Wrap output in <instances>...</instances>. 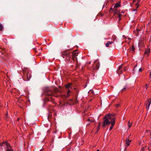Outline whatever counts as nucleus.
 Masks as SVG:
<instances>
[{
    "mask_svg": "<svg viewBox=\"0 0 151 151\" xmlns=\"http://www.w3.org/2000/svg\"><path fill=\"white\" fill-rule=\"evenodd\" d=\"M0 51L4 53H5L6 51L5 49L4 48H1L0 49Z\"/></svg>",
    "mask_w": 151,
    "mask_h": 151,
    "instance_id": "a211bd4d",
    "label": "nucleus"
},
{
    "mask_svg": "<svg viewBox=\"0 0 151 151\" xmlns=\"http://www.w3.org/2000/svg\"><path fill=\"white\" fill-rule=\"evenodd\" d=\"M50 101L53 104L55 103V101L54 99H53V98H51L50 99Z\"/></svg>",
    "mask_w": 151,
    "mask_h": 151,
    "instance_id": "412c9836",
    "label": "nucleus"
},
{
    "mask_svg": "<svg viewBox=\"0 0 151 151\" xmlns=\"http://www.w3.org/2000/svg\"><path fill=\"white\" fill-rule=\"evenodd\" d=\"M148 84H147L145 86V87H146V89H147V88H148Z\"/></svg>",
    "mask_w": 151,
    "mask_h": 151,
    "instance_id": "2f4dec72",
    "label": "nucleus"
},
{
    "mask_svg": "<svg viewBox=\"0 0 151 151\" xmlns=\"http://www.w3.org/2000/svg\"><path fill=\"white\" fill-rule=\"evenodd\" d=\"M113 122H115V117L114 115L108 114L104 117L102 127H105L106 125L112 124Z\"/></svg>",
    "mask_w": 151,
    "mask_h": 151,
    "instance_id": "f03ea898",
    "label": "nucleus"
},
{
    "mask_svg": "<svg viewBox=\"0 0 151 151\" xmlns=\"http://www.w3.org/2000/svg\"><path fill=\"white\" fill-rule=\"evenodd\" d=\"M128 88L127 87H124L122 90V92L124 91H125L126 90L128 89Z\"/></svg>",
    "mask_w": 151,
    "mask_h": 151,
    "instance_id": "aec40b11",
    "label": "nucleus"
},
{
    "mask_svg": "<svg viewBox=\"0 0 151 151\" xmlns=\"http://www.w3.org/2000/svg\"><path fill=\"white\" fill-rule=\"evenodd\" d=\"M3 143L5 144L7 147L8 149L6 151H13L12 149H10L11 147L10 145L8 142H3Z\"/></svg>",
    "mask_w": 151,
    "mask_h": 151,
    "instance_id": "6e6552de",
    "label": "nucleus"
},
{
    "mask_svg": "<svg viewBox=\"0 0 151 151\" xmlns=\"http://www.w3.org/2000/svg\"><path fill=\"white\" fill-rule=\"evenodd\" d=\"M3 52H2L1 51H0V56H1V57L2 58H4V55L3 54Z\"/></svg>",
    "mask_w": 151,
    "mask_h": 151,
    "instance_id": "6ab92c4d",
    "label": "nucleus"
},
{
    "mask_svg": "<svg viewBox=\"0 0 151 151\" xmlns=\"http://www.w3.org/2000/svg\"><path fill=\"white\" fill-rule=\"evenodd\" d=\"M135 49V48L134 47V46L133 45H132V48L131 49L130 48H129V49H128V50H129V51L130 52H131L132 53H133L134 52V51Z\"/></svg>",
    "mask_w": 151,
    "mask_h": 151,
    "instance_id": "f8f14e48",
    "label": "nucleus"
},
{
    "mask_svg": "<svg viewBox=\"0 0 151 151\" xmlns=\"http://www.w3.org/2000/svg\"><path fill=\"white\" fill-rule=\"evenodd\" d=\"M113 43V42L112 41H108L107 43L106 44V47H108L109 46V44H112Z\"/></svg>",
    "mask_w": 151,
    "mask_h": 151,
    "instance_id": "4468645a",
    "label": "nucleus"
},
{
    "mask_svg": "<svg viewBox=\"0 0 151 151\" xmlns=\"http://www.w3.org/2000/svg\"><path fill=\"white\" fill-rule=\"evenodd\" d=\"M127 69V68H126V67H124V68H123V70L124 71H125Z\"/></svg>",
    "mask_w": 151,
    "mask_h": 151,
    "instance_id": "c85d7f7f",
    "label": "nucleus"
},
{
    "mask_svg": "<svg viewBox=\"0 0 151 151\" xmlns=\"http://www.w3.org/2000/svg\"><path fill=\"white\" fill-rule=\"evenodd\" d=\"M123 64H122L121 65H120L119 67L118 68V69L117 70L116 72L117 73L119 74H122V70H121L122 68V67Z\"/></svg>",
    "mask_w": 151,
    "mask_h": 151,
    "instance_id": "0eeeda50",
    "label": "nucleus"
},
{
    "mask_svg": "<svg viewBox=\"0 0 151 151\" xmlns=\"http://www.w3.org/2000/svg\"><path fill=\"white\" fill-rule=\"evenodd\" d=\"M23 78L25 81H28L30 80L31 78L30 71L27 68H24L23 70Z\"/></svg>",
    "mask_w": 151,
    "mask_h": 151,
    "instance_id": "20e7f679",
    "label": "nucleus"
},
{
    "mask_svg": "<svg viewBox=\"0 0 151 151\" xmlns=\"http://www.w3.org/2000/svg\"><path fill=\"white\" fill-rule=\"evenodd\" d=\"M90 62H89V64H90Z\"/></svg>",
    "mask_w": 151,
    "mask_h": 151,
    "instance_id": "ea45409f",
    "label": "nucleus"
},
{
    "mask_svg": "<svg viewBox=\"0 0 151 151\" xmlns=\"http://www.w3.org/2000/svg\"><path fill=\"white\" fill-rule=\"evenodd\" d=\"M147 102L149 103L148 106H149L151 103V98L148 99V100L147 101Z\"/></svg>",
    "mask_w": 151,
    "mask_h": 151,
    "instance_id": "dca6fc26",
    "label": "nucleus"
},
{
    "mask_svg": "<svg viewBox=\"0 0 151 151\" xmlns=\"http://www.w3.org/2000/svg\"><path fill=\"white\" fill-rule=\"evenodd\" d=\"M59 92V90L57 88H53L46 89L45 93L46 95L58 97V95L57 93Z\"/></svg>",
    "mask_w": 151,
    "mask_h": 151,
    "instance_id": "7ed1b4c3",
    "label": "nucleus"
},
{
    "mask_svg": "<svg viewBox=\"0 0 151 151\" xmlns=\"http://www.w3.org/2000/svg\"><path fill=\"white\" fill-rule=\"evenodd\" d=\"M70 95V91L69 90H68L67 91V95H65L64 96L65 98H67L69 97Z\"/></svg>",
    "mask_w": 151,
    "mask_h": 151,
    "instance_id": "ddd939ff",
    "label": "nucleus"
},
{
    "mask_svg": "<svg viewBox=\"0 0 151 151\" xmlns=\"http://www.w3.org/2000/svg\"><path fill=\"white\" fill-rule=\"evenodd\" d=\"M50 99H49V98H46L45 99V101H50Z\"/></svg>",
    "mask_w": 151,
    "mask_h": 151,
    "instance_id": "bb28decb",
    "label": "nucleus"
},
{
    "mask_svg": "<svg viewBox=\"0 0 151 151\" xmlns=\"http://www.w3.org/2000/svg\"><path fill=\"white\" fill-rule=\"evenodd\" d=\"M3 28V27L2 25L0 24V31H2Z\"/></svg>",
    "mask_w": 151,
    "mask_h": 151,
    "instance_id": "5701e85b",
    "label": "nucleus"
},
{
    "mask_svg": "<svg viewBox=\"0 0 151 151\" xmlns=\"http://www.w3.org/2000/svg\"><path fill=\"white\" fill-rule=\"evenodd\" d=\"M97 151H99V150H97Z\"/></svg>",
    "mask_w": 151,
    "mask_h": 151,
    "instance_id": "4c0bfd02",
    "label": "nucleus"
},
{
    "mask_svg": "<svg viewBox=\"0 0 151 151\" xmlns=\"http://www.w3.org/2000/svg\"><path fill=\"white\" fill-rule=\"evenodd\" d=\"M136 5L137 6L136 9H134L133 10V11H136L137 10V9L139 7V5L138 4V2H137V3H136Z\"/></svg>",
    "mask_w": 151,
    "mask_h": 151,
    "instance_id": "4be33fe9",
    "label": "nucleus"
},
{
    "mask_svg": "<svg viewBox=\"0 0 151 151\" xmlns=\"http://www.w3.org/2000/svg\"><path fill=\"white\" fill-rule=\"evenodd\" d=\"M128 127L129 128H130L132 126V123H130L129 121L128 122Z\"/></svg>",
    "mask_w": 151,
    "mask_h": 151,
    "instance_id": "b1692460",
    "label": "nucleus"
},
{
    "mask_svg": "<svg viewBox=\"0 0 151 151\" xmlns=\"http://www.w3.org/2000/svg\"><path fill=\"white\" fill-rule=\"evenodd\" d=\"M120 106V104H117L116 105V107H119Z\"/></svg>",
    "mask_w": 151,
    "mask_h": 151,
    "instance_id": "c756f323",
    "label": "nucleus"
},
{
    "mask_svg": "<svg viewBox=\"0 0 151 151\" xmlns=\"http://www.w3.org/2000/svg\"><path fill=\"white\" fill-rule=\"evenodd\" d=\"M131 141V139L130 140L129 138L128 137L125 140V146H126L125 149H126L128 146H129L130 145V143Z\"/></svg>",
    "mask_w": 151,
    "mask_h": 151,
    "instance_id": "423d86ee",
    "label": "nucleus"
},
{
    "mask_svg": "<svg viewBox=\"0 0 151 151\" xmlns=\"http://www.w3.org/2000/svg\"><path fill=\"white\" fill-rule=\"evenodd\" d=\"M112 38L113 40H114L116 38V37L115 35H113L112 36Z\"/></svg>",
    "mask_w": 151,
    "mask_h": 151,
    "instance_id": "a878e982",
    "label": "nucleus"
},
{
    "mask_svg": "<svg viewBox=\"0 0 151 151\" xmlns=\"http://www.w3.org/2000/svg\"><path fill=\"white\" fill-rule=\"evenodd\" d=\"M115 122H113L112 124H111V126L109 128V130H111L112 129L114 125Z\"/></svg>",
    "mask_w": 151,
    "mask_h": 151,
    "instance_id": "2eb2a0df",
    "label": "nucleus"
},
{
    "mask_svg": "<svg viewBox=\"0 0 151 151\" xmlns=\"http://www.w3.org/2000/svg\"><path fill=\"white\" fill-rule=\"evenodd\" d=\"M71 54L72 59L74 61L76 60V56L78 55V53L76 50L71 53L69 52V50H66L62 52L61 55L64 58H65L66 60L69 61L70 58Z\"/></svg>",
    "mask_w": 151,
    "mask_h": 151,
    "instance_id": "f257e3e1",
    "label": "nucleus"
},
{
    "mask_svg": "<svg viewBox=\"0 0 151 151\" xmlns=\"http://www.w3.org/2000/svg\"><path fill=\"white\" fill-rule=\"evenodd\" d=\"M150 52V49L149 48L146 49L145 52L144 54L145 55H146L147 57L149 55Z\"/></svg>",
    "mask_w": 151,
    "mask_h": 151,
    "instance_id": "9d476101",
    "label": "nucleus"
},
{
    "mask_svg": "<svg viewBox=\"0 0 151 151\" xmlns=\"http://www.w3.org/2000/svg\"><path fill=\"white\" fill-rule=\"evenodd\" d=\"M2 144H1L0 145H1V146H2L3 145H2Z\"/></svg>",
    "mask_w": 151,
    "mask_h": 151,
    "instance_id": "f704fd0d",
    "label": "nucleus"
},
{
    "mask_svg": "<svg viewBox=\"0 0 151 151\" xmlns=\"http://www.w3.org/2000/svg\"><path fill=\"white\" fill-rule=\"evenodd\" d=\"M114 14H118V17L119 18V20H120V17L122 15L120 13L119 11L117 10L116 9H114Z\"/></svg>",
    "mask_w": 151,
    "mask_h": 151,
    "instance_id": "39448f33",
    "label": "nucleus"
},
{
    "mask_svg": "<svg viewBox=\"0 0 151 151\" xmlns=\"http://www.w3.org/2000/svg\"><path fill=\"white\" fill-rule=\"evenodd\" d=\"M149 151H150V150Z\"/></svg>",
    "mask_w": 151,
    "mask_h": 151,
    "instance_id": "79ce46f5",
    "label": "nucleus"
},
{
    "mask_svg": "<svg viewBox=\"0 0 151 151\" xmlns=\"http://www.w3.org/2000/svg\"><path fill=\"white\" fill-rule=\"evenodd\" d=\"M72 83H69L67 85H65V87L67 89H69L70 88H72L71 86H72Z\"/></svg>",
    "mask_w": 151,
    "mask_h": 151,
    "instance_id": "9b49d317",
    "label": "nucleus"
},
{
    "mask_svg": "<svg viewBox=\"0 0 151 151\" xmlns=\"http://www.w3.org/2000/svg\"><path fill=\"white\" fill-rule=\"evenodd\" d=\"M120 6V2L117 3L115 4L114 6V8L113 9L111 8V10L114 11V9H115V8L119 7Z\"/></svg>",
    "mask_w": 151,
    "mask_h": 151,
    "instance_id": "1a4fd4ad",
    "label": "nucleus"
},
{
    "mask_svg": "<svg viewBox=\"0 0 151 151\" xmlns=\"http://www.w3.org/2000/svg\"><path fill=\"white\" fill-rule=\"evenodd\" d=\"M124 47H123V49H124Z\"/></svg>",
    "mask_w": 151,
    "mask_h": 151,
    "instance_id": "58836bf2",
    "label": "nucleus"
},
{
    "mask_svg": "<svg viewBox=\"0 0 151 151\" xmlns=\"http://www.w3.org/2000/svg\"><path fill=\"white\" fill-rule=\"evenodd\" d=\"M128 39H129V40H130V38H128Z\"/></svg>",
    "mask_w": 151,
    "mask_h": 151,
    "instance_id": "e433bc0d",
    "label": "nucleus"
},
{
    "mask_svg": "<svg viewBox=\"0 0 151 151\" xmlns=\"http://www.w3.org/2000/svg\"><path fill=\"white\" fill-rule=\"evenodd\" d=\"M120 13H124V12H120Z\"/></svg>",
    "mask_w": 151,
    "mask_h": 151,
    "instance_id": "473e14b6",
    "label": "nucleus"
},
{
    "mask_svg": "<svg viewBox=\"0 0 151 151\" xmlns=\"http://www.w3.org/2000/svg\"><path fill=\"white\" fill-rule=\"evenodd\" d=\"M100 123H99L98 125V130H99L100 129Z\"/></svg>",
    "mask_w": 151,
    "mask_h": 151,
    "instance_id": "cd10ccee",
    "label": "nucleus"
},
{
    "mask_svg": "<svg viewBox=\"0 0 151 151\" xmlns=\"http://www.w3.org/2000/svg\"><path fill=\"white\" fill-rule=\"evenodd\" d=\"M149 104V103H147V101L146 102V103H145V105H146V108H147L148 109L149 108V106H148V105Z\"/></svg>",
    "mask_w": 151,
    "mask_h": 151,
    "instance_id": "393cba45",
    "label": "nucleus"
},
{
    "mask_svg": "<svg viewBox=\"0 0 151 151\" xmlns=\"http://www.w3.org/2000/svg\"><path fill=\"white\" fill-rule=\"evenodd\" d=\"M19 119H17V120L18 121H19Z\"/></svg>",
    "mask_w": 151,
    "mask_h": 151,
    "instance_id": "c9c22d12",
    "label": "nucleus"
},
{
    "mask_svg": "<svg viewBox=\"0 0 151 151\" xmlns=\"http://www.w3.org/2000/svg\"><path fill=\"white\" fill-rule=\"evenodd\" d=\"M140 30H139V29H137V31L138 32L139 31H140Z\"/></svg>",
    "mask_w": 151,
    "mask_h": 151,
    "instance_id": "72a5a7b5",
    "label": "nucleus"
},
{
    "mask_svg": "<svg viewBox=\"0 0 151 151\" xmlns=\"http://www.w3.org/2000/svg\"><path fill=\"white\" fill-rule=\"evenodd\" d=\"M125 49L126 50V49L125 48Z\"/></svg>",
    "mask_w": 151,
    "mask_h": 151,
    "instance_id": "a19ab883",
    "label": "nucleus"
},
{
    "mask_svg": "<svg viewBox=\"0 0 151 151\" xmlns=\"http://www.w3.org/2000/svg\"><path fill=\"white\" fill-rule=\"evenodd\" d=\"M139 72H141L142 71V69L141 68H140L139 69Z\"/></svg>",
    "mask_w": 151,
    "mask_h": 151,
    "instance_id": "7c9ffc66",
    "label": "nucleus"
},
{
    "mask_svg": "<svg viewBox=\"0 0 151 151\" xmlns=\"http://www.w3.org/2000/svg\"><path fill=\"white\" fill-rule=\"evenodd\" d=\"M87 121L88 122V124L87 125H89L92 122H93V121L91 120L90 119H88Z\"/></svg>",
    "mask_w": 151,
    "mask_h": 151,
    "instance_id": "f3484780",
    "label": "nucleus"
}]
</instances>
